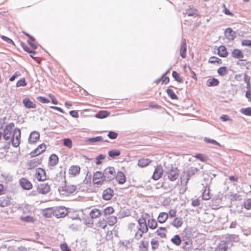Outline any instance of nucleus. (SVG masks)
<instances>
[{
	"instance_id": "13d9d810",
	"label": "nucleus",
	"mask_w": 251,
	"mask_h": 251,
	"mask_svg": "<svg viewBox=\"0 0 251 251\" xmlns=\"http://www.w3.org/2000/svg\"><path fill=\"white\" fill-rule=\"evenodd\" d=\"M60 249L62 251H71V249L66 243H62L60 245Z\"/></svg>"
},
{
	"instance_id": "2f4dec72",
	"label": "nucleus",
	"mask_w": 251,
	"mask_h": 251,
	"mask_svg": "<svg viewBox=\"0 0 251 251\" xmlns=\"http://www.w3.org/2000/svg\"><path fill=\"white\" fill-rule=\"evenodd\" d=\"M219 84V81L215 78L208 79L206 81V85L208 87L216 86Z\"/></svg>"
},
{
	"instance_id": "39448f33",
	"label": "nucleus",
	"mask_w": 251,
	"mask_h": 251,
	"mask_svg": "<svg viewBox=\"0 0 251 251\" xmlns=\"http://www.w3.org/2000/svg\"><path fill=\"white\" fill-rule=\"evenodd\" d=\"M76 190V186L74 184L66 183L62 187L60 192L62 195H69L75 192Z\"/></svg>"
},
{
	"instance_id": "aec40b11",
	"label": "nucleus",
	"mask_w": 251,
	"mask_h": 251,
	"mask_svg": "<svg viewBox=\"0 0 251 251\" xmlns=\"http://www.w3.org/2000/svg\"><path fill=\"white\" fill-rule=\"evenodd\" d=\"M116 180L119 184H123L126 181V178L124 173L118 172L116 176Z\"/></svg>"
},
{
	"instance_id": "f3484780",
	"label": "nucleus",
	"mask_w": 251,
	"mask_h": 251,
	"mask_svg": "<svg viewBox=\"0 0 251 251\" xmlns=\"http://www.w3.org/2000/svg\"><path fill=\"white\" fill-rule=\"evenodd\" d=\"M128 229L130 230V232L135 233L134 234V238L136 239L139 240L140 239H141L142 237L143 234H141V235H139V237H138V236H137L136 234H137V233H138V227L137 226V225H136L135 224L130 223V224H129Z\"/></svg>"
},
{
	"instance_id": "2eb2a0df",
	"label": "nucleus",
	"mask_w": 251,
	"mask_h": 251,
	"mask_svg": "<svg viewBox=\"0 0 251 251\" xmlns=\"http://www.w3.org/2000/svg\"><path fill=\"white\" fill-rule=\"evenodd\" d=\"M163 173V169L162 166L160 165H157L155 168L152 178L155 180H158L161 177Z\"/></svg>"
},
{
	"instance_id": "0eeeda50",
	"label": "nucleus",
	"mask_w": 251,
	"mask_h": 251,
	"mask_svg": "<svg viewBox=\"0 0 251 251\" xmlns=\"http://www.w3.org/2000/svg\"><path fill=\"white\" fill-rule=\"evenodd\" d=\"M105 180L103 174L100 171L96 172L93 177V182L95 185H101Z\"/></svg>"
},
{
	"instance_id": "bb28decb",
	"label": "nucleus",
	"mask_w": 251,
	"mask_h": 251,
	"mask_svg": "<svg viewBox=\"0 0 251 251\" xmlns=\"http://www.w3.org/2000/svg\"><path fill=\"white\" fill-rule=\"evenodd\" d=\"M168 214L166 212H160L158 216V222L160 224L164 223L168 219Z\"/></svg>"
},
{
	"instance_id": "473e14b6",
	"label": "nucleus",
	"mask_w": 251,
	"mask_h": 251,
	"mask_svg": "<svg viewBox=\"0 0 251 251\" xmlns=\"http://www.w3.org/2000/svg\"><path fill=\"white\" fill-rule=\"evenodd\" d=\"M147 226H148V228L151 229H155L157 226V223L155 219L153 218L149 219L148 220V224Z\"/></svg>"
},
{
	"instance_id": "680f3d73",
	"label": "nucleus",
	"mask_w": 251,
	"mask_h": 251,
	"mask_svg": "<svg viewBox=\"0 0 251 251\" xmlns=\"http://www.w3.org/2000/svg\"><path fill=\"white\" fill-rule=\"evenodd\" d=\"M151 247L153 250H155L159 246V242L157 240H152L151 241Z\"/></svg>"
},
{
	"instance_id": "ddd939ff",
	"label": "nucleus",
	"mask_w": 251,
	"mask_h": 251,
	"mask_svg": "<svg viewBox=\"0 0 251 251\" xmlns=\"http://www.w3.org/2000/svg\"><path fill=\"white\" fill-rule=\"evenodd\" d=\"M11 198L7 195H3L0 197V207H5L8 206L12 203Z\"/></svg>"
},
{
	"instance_id": "e2e57ef3",
	"label": "nucleus",
	"mask_w": 251,
	"mask_h": 251,
	"mask_svg": "<svg viewBox=\"0 0 251 251\" xmlns=\"http://www.w3.org/2000/svg\"><path fill=\"white\" fill-rule=\"evenodd\" d=\"M242 46L251 47V40H244L241 42Z\"/></svg>"
},
{
	"instance_id": "052dcab7",
	"label": "nucleus",
	"mask_w": 251,
	"mask_h": 251,
	"mask_svg": "<svg viewBox=\"0 0 251 251\" xmlns=\"http://www.w3.org/2000/svg\"><path fill=\"white\" fill-rule=\"evenodd\" d=\"M1 38L4 41L6 42L8 44H12L13 45H15L14 42L10 38L2 35L1 36Z\"/></svg>"
},
{
	"instance_id": "7ed1b4c3",
	"label": "nucleus",
	"mask_w": 251,
	"mask_h": 251,
	"mask_svg": "<svg viewBox=\"0 0 251 251\" xmlns=\"http://www.w3.org/2000/svg\"><path fill=\"white\" fill-rule=\"evenodd\" d=\"M231 56L236 59H238L239 61H237V64L240 66H245L247 64L246 62L245 64V62H246V60L243 59L244 57V54L242 50L238 49H235L232 50L231 53Z\"/></svg>"
},
{
	"instance_id": "603ef678",
	"label": "nucleus",
	"mask_w": 251,
	"mask_h": 251,
	"mask_svg": "<svg viewBox=\"0 0 251 251\" xmlns=\"http://www.w3.org/2000/svg\"><path fill=\"white\" fill-rule=\"evenodd\" d=\"M177 210L176 209H171L169 210L168 214V217L170 218H175L176 215Z\"/></svg>"
},
{
	"instance_id": "7c9ffc66",
	"label": "nucleus",
	"mask_w": 251,
	"mask_h": 251,
	"mask_svg": "<svg viewBox=\"0 0 251 251\" xmlns=\"http://www.w3.org/2000/svg\"><path fill=\"white\" fill-rule=\"evenodd\" d=\"M186 51H187L186 43L185 40L184 39L182 44L181 45L180 49V54L183 58H184L186 57Z\"/></svg>"
},
{
	"instance_id": "4d7b16f0",
	"label": "nucleus",
	"mask_w": 251,
	"mask_h": 251,
	"mask_svg": "<svg viewBox=\"0 0 251 251\" xmlns=\"http://www.w3.org/2000/svg\"><path fill=\"white\" fill-rule=\"evenodd\" d=\"M244 206L246 209H251V199L247 200L244 203Z\"/></svg>"
},
{
	"instance_id": "37998d69",
	"label": "nucleus",
	"mask_w": 251,
	"mask_h": 251,
	"mask_svg": "<svg viewBox=\"0 0 251 251\" xmlns=\"http://www.w3.org/2000/svg\"><path fill=\"white\" fill-rule=\"evenodd\" d=\"M108 155L112 158L118 156L121 154V151L119 150H112L108 151Z\"/></svg>"
},
{
	"instance_id": "1a4fd4ad",
	"label": "nucleus",
	"mask_w": 251,
	"mask_h": 251,
	"mask_svg": "<svg viewBox=\"0 0 251 251\" xmlns=\"http://www.w3.org/2000/svg\"><path fill=\"white\" fill-rule=\"evenodd\" d=\"M105 178H107L108 180H111L114 178L115 176V169L112 167H108L106 168L103 173Z\"/></svg>"
},
{
	"instance_id": "c85d7f7f",
	"label": "nucleus",
	"mask_w": 251,
	"mask_h": 251,
	"mask_svg": "<svg viewBox=\"0 0 251 251\" xmlns=\"http://www.w3.org/2000/svg\"><path fill=\"white\" fill-rule=\"evenodd\" d=\"M23 104L27 108H34L36 107V104L33 102L28 98H25L23 100Z\"/></svg>"
},
{
	"instance_id": "20e7f679",
	"label": "nucleus",
	"mask_w": 251,
	"mask_h": 251,
	"mask_svg": "<svg viewBox=\"0 0 251 251\" xmlns=\"http://www.w3.org/2000/svg\"><path fill=\"white\" fill-rule=\"evenodd\" d=\"M138 233L136 234V235L139 237V235L147 233L148 231L149 228L146 220L144 218H139L138 220Z\"/></svg>"
},
{
	"instance_id": "ea45409f",
	"label": "nucleus",
	"mask_w": 251,
	"mask_h": 251,
	"mask_svg": "<svg viewBox=\"0 0 251 251\" xmlns=\"http://www.w3.org/2000/svg\"><path fill=\"white\" fill-rule=\"evenodd\" d=\"M115 212V209L112 206L106 207L103 210L104 216L107 217L113 214Z\"/></svg>"
},
{
	"instance_id": "bf43d9fd",
	"label": "nucleus",
	"mask_w": 251,
	"mask_h": 251,
	"mask_svg": "<svg viewBox=\"0 0 251 251\" xmlns=\"http://www.w3.org/2000/svg\"><path fill=\"white\" fill-rule=\"evenodd\" d=\"M223 12L226 15H229V16H233L234 14L230 12V11L229 10V9H228L226 6V5L225 4H224L223 5Z\"/></svg>"
},
{
	"instance_id": "393cba45",
	"label": "nucleus",
	"mask_w": 251,
	"mask_h": 251,
	"mask_svg": "<svg viewBox=\"0 0 251 251\" xmlns=\"http://www.w3.org/2000/svg\"><path fill=\"white\" fill-rule=\"evenodd\" d=\"M113 195V191L110 188H108L103 192L102 198L105 200H110Z\"/></svg>"
},
{
	"instance_id": "338daca9",
	"label": "nucleus",
	"mask_w": 251,
	"mask_h": 251,
	"mask_svg": "<svg viewBox=\"0 0 251 251\" xmlns=\"http://www.w3.org/2000/svg\"><path fill=\"white\" fill-rule=\"evenodd\" d=\"M108 136L109 138L111 139H115L117 137V133L113 131H110L109 132Z\"/></svg>"
},
{
	"instance_id": "4468645a",
	"label": "nucleus",
	"mask_w": 251,
	"mask_h": 251,
	"mask_svg": "<svg viewBox=\"0 0 251 251\" xmlns=\"http://www.w3.org/2000/svg\"><path fill=\"white\" fill-rule=\"evenodd\" d=\"M67 212V209L63 206L56 207L53 211V214L57 218H62L65 216Z\"/></svg>"
},
{
	"instance_id": "dca6fc26",
	"label": "nucleus",
	"mask_w": 251,
	"mask_h": 251,
	"mask_svg": "<svg viewBox=\"0 0 251 251\" xmlns=\"http://www.w3.org/2000/svg\"><path fill=\"white\" fill-rule=\"evenodd\" d=\"M80 167L77 165L71 166L68 170V173L70 176L75 177L80 173Z\"/></svg>"
},
{
	"instance_id": "5fc2aeb1",
	"label": "nucleus",
	"mask_w": 251,
	"mask_h": 251,
	"mask_svg": "<svg viewBox=\"0 0 251 251\" xmlns=\"http://www.w3.org/2000/svg\"><path fill=\"white\" fill-rule=\"evenodd\" d=\"M27 84L26 82H25V78H22L20 80H18L17 82L16 86L17 87H20V86H25Z\"/></svg>"
},
{
	"instance_id": "774afa93",
	"label": "nucleus",
	"mask_w": 251,
	"mask_h": 251,
	"mask_svg": "<svg viewBox=\"0 0 251 251\" xmlns=\"http://www.w3.org/2000/svg\"><path fill=\"white\" fill-rule=\"evenodd\" d=\"M70 114L74 118H78L79 117V114L76 110H71L70 111Z\"/></svg>"
},
{
	"instance_id": "72a5a7b5",
	"label": "nucleus",
	"mask_w": 251,
	"mask_h": 251,
	"mask_svg": "<svg viewBox=\"0 0 251 251\" xmlns=\"http://www.w3.org/2000/svg\"><path fill=\"white\" fill-rule=\"evenodd\" d=\"M107 223L109 226H113L117 222V218L115 216H109L106 219Z\"/></svg>"
},
{
	"instance_id": "a19ab883",
	"label": "nucleus",
	"mask_w": 251,
	"mask_h": 251,
	"mask_svg": "<svg viewBox=\"0 0 251 251\" xmlns=\"http://www.w3.org/2000/svg\"><path fill=\"white\" fill-rule=\"evenodd\" d=\"M217 73L220 76H225L227 74L228 69L226 67L222 66L218 69Z\"/></svg>"
},
{
	"instance_id": "cd10ccee",
	"label": "nucleus",
	"mask_w": 251,
	"mask_h": 251,
	"mask_svg": "<svg viewBox=\"0 0 251 251\" xmlns=\"http://www.w3.org/2000/svg\"><path fill=\"white\" fill-rule=\"evenodd\" d=\"M25 34L29 38V40L27 41L28 44L31 47V48L35 50L37 48V44L36 43L35 39L28 34L25 33Z\"/></svg>"
},
{
	"instance_id": "3c124183",
	"label": "nucleus",
	"mask_w": 251,
	"mask_h": 251,
	"mask_svg": "<svg viewBox=\"0 0 251 251\" xmlns=\"http://www.w3.org/2000/svg\"><path fill=\"white\" fill-rule=\"evenodd\" d=\"M247 88L249 90L246 93V97L249 99L250 101H251V87L249 80H248V81L247 82Z\"/></svg>"
},
{
	"instance_id": "9b49d317",
	"label": "nucleus",
	"mask_w": 251,
	"mask_h": 251,
	"mask_svg": "<svg viewBox=\"0 0 251 251\" xmlns=\"http://www.w3.org/2000/svg\"><path fill=\"white\" fill-rule=\"evenodd\" d=\"M19 183L21 187L25 190H30L32 188V183L26 178L22 177L19 180Z\"/></svg>"
},
{
	"instance_id": "6e6552de",
	"label": "nucleus",
	"mask_w": 251,
	"mask_h": 251,
	"mask_svg": "<svg viewBox=\"0 0 251 251\" xmlns=\"http://www.w3.org/2000/svg\"><path fill=\"white\" fill-rule=\"evenodd\" d=\"M47 149V146L44 143L39 145L37 148L30 153L31 157H33L38 156L44 152Z\"/></svg>"
},
{
	"instance_id": "49530a36",
	"label": "nucleus",
	"mask_w": 251,
	"mask_h": 251,
	"mask_svg": "<svg viewBox=\"0 0 251 251\" xmlns=\"http://www.w3.org/2000/svg\"><path fill=\"white\" fill-rule=\"evenodd\" d=\"M21 46L22 47L23 49L26 52L32 54H35V51L33 50H32V48H31L30 46V47H29L27 45L25 44L24 43H21Z\"/></svg>"
},
{
	"instance_id": "e433bc0d",
	"label": "nucleus",
	"mask_w": 251,
	"mask_h": 251,
	"mask_svg": "<svg viewBox=\"0 0 251 251\" xmlns=\"http://www.w3.org/2000/svg\"><path fill=\"white\" fill-rule=\"evenodd\" d=\"M110 115V112L106 110H101L99 111L96 115V117L100 119L105 118Z\"/></svg>"
},
{
	"instance_id": "6e6d98bb",
	"label": "nucleus",
	"mask_w": 251,
	"mask_h": 251,
	"mask_svg": "<svg viewBox=\"0 0 251 251\" xmlns=\"http://www.w3.org/2000/svg\"><path fill=\"white\" fill-rule=\"evenodd\" d=\"M202 199L204 200H208L210 199L209 189L207 191L206 190V189L204 190L202 194Z\"/></svg>"
},
{
	"instance_id": "de8ad7c7",
	"label": "nucleus",
	"mask_w": 251,
	"mask_h": 251,
	"mask_svg": "<svg viewBox=\"0 0 251 251\" xmlns=\"http://www.w3.org/2000/svg\"><path fill=\"white\" fill-rule=\"evenodd\" d=\"M226 250L227 247L225 243L219 244L215 249V251H226Z\"/></svg>"
},
{
	"instance_id": "09e8293b",
	"label": "nucleus",
	"mask_w": 251,
	"mask_h": 251,
	"mask_svg": "<svg viewBox=\"0 0 251 251\" xmlns=\"http://www.w3.org/2000/svg\"><path fill=\"white\" fill-rule=\"evenodd\" d=\"M195 157L200 160L202 162H206L208 160V157L206 155L202 154H197Z\"/></svg>"
},
{
	"instance_id": "69168bd1",
	"label": "nucleus",
	"mask_w": 251,
	"mask_h": 251,
	"mask_svg": "<svg viewBox=\"0 0 251 251\" xmlns=\"http://www.w3.org/2000/svg\"><path fill=\"white\" fill-rule=\"evenodd\" d=\"M49 97L51 99V102L54 104H57L58 103V101L55 97L51 94H49Z\"/></svg>"
},
{
	"instance_id": "4be33fe9",
	"label": "nucleus",
	"mask_w": 251,
	"mask_h": 251,
	"mask_svg": "<svg viewBox=\"0 0 251 251\" xmlns=\"http://www.w3.org/2000/svg\"><path fill=\"white\" fill-rule=\"evenodd\" d=\"M183 224V221L182 218L176 217L172 222L171 225L176 228H178L182 226Z\"/></svg>"
},
{
	"instance_id": "f03ea898",
	"label": "nucleus",
	"mask_w": 251,
	"mask_h": 251,
	"mask_svg": "<svg viewBox=\"0 0 251 251\" xmlns=\"http://www.w3.org/2000/svg\"><path fill=\"white\" fill-rule=\"evenodd\" d=\"M199 170L197 168H192L188 172H184L180 177V183L181 185L184 186L182 193L186 191L187 188L186 185L190 178L191 175H194L195 172H197Z\"/></svg>"
},
{
	"instance_id": "58836bf2",
	"label": "nucleus",
	"mask_w": 251,
	"mask_h": 251,
	"mask_svg": "<svg viewBox=\"0 0 251 251\" xmlns=\"http://www.w3.org/2000/svg\"><path fill=\"white\" fill-rule=\"evenodd\" d=\"M208 63L211 64L217 63L218 65H221L222 64V61L219 58L213 56L209 58Z\"/></svg>"
},
{
	"instance_id": "4c0bfd02",
	"label": "nucleus",
	"mask_w": 251,
	"mask_h": 251,
	"mask_svg": "<svg viewBox=\"0 0 251 251\" xmlns=\"http://www.w3.org/2000/svg\"><path fill=\"white\" fill-rule=\"evenodd\" d=\"M40 138V134L39 132L36 131L32 132L29 138V141H37Z\"/></svg>"
},
{
	"instance_id": "c756f323",
	"label": "nucleus",
	"mask_w": 251,
	"mask_h": 251,
	"mask_svg": "<svg viewBox=\"0 0 251 251\" xmlns=\"http://www.w3.org/2000/svg\"><path fill=\"white\" fill-rule=\"evenodd\" d=\"M58 163V157L55 154H52L49 158V164L51 166L56 165Z\"/></svg>"
},
{
	"instance_id": "f8f14e48",
	"label": "nucleus",
	"mask_w": 251,
	"mask_h": 251,
	"mask_svg": "<svg viewBox=\"0 0 251 251\" xmlns=\"http://www.w3.org/2000/svg\"><path fill=\"white\" fill-rule=\"evenodd\" d=\"M35 177L38 181H44L47 179L46 173L42 168H38L36 169L35 175Z\"/></svg>"
},
{
	"instance_id": "f257e3e1",
	"label": "nucleus",
	"mask_w": 251,
	"mask_h": 251,
	"mask_svg": "<svg viewBox=\"0 0 251 251\" xmlns=\"http://www.w3.org/2000/svg\"><path fill=\"white\" fill-rule=\"evenodd\" d=\"M3 138L8 141H19L21 138V130L16 128L14 130L6 127L4 129Z\"/></svg>"
},
{
	"instance_id": "79ce46f5",
	"label": "nucleus",
	"mask_w": 251,
	"mask_h": 251,
	"mask_svg": "<svg viewBox=\"0 0 251 251\" xmlns=\"http://www.w3.org/2000/svg\"><path fill=\"white\" fill-rule=\"evenodd\" d=\"M171 242L176 246H179L181 244V240L178 235H176L171 239Z\"/></svg>"
},
{
	"instance_id": "c03bdc74",
	"label": "nucleus",
	"mask_w": 251,
	"mask_h": 251,
	"mask_svg": "<svg viewBox=\"0 0 251 251\" xmlns=\"http://www.w3.org/2000/svg\"><path fill=\"white\" fill-rule=\"evenodd\" d=\"M172 76L177 82L179 83L182 82L183 79L177 72L173 71L172 72Z\"/></svg>"
},
{
	"instance_id": "a18cd8bd",
	"label": "nucleus",
	"mask_w": 251,
	"mask_h": 251,
	"mask_svg": "<svg viewBox=\"0 0 251 251\" xmlns=\"http://www.w3.org/2000/svg\"><path fill=\"white\" fill-rule=\"evenodd\" d=\"M166 92L168 95L170 97V98L172 100H177L178 97L175 93L174 91L171 89H167L166 90Z\"/></svg>"
},
{
	"instance_id": "a878e982",
	"label": "nucleus",
	"mask_w": 251,
	"mask_h": 251,
	"mask_svg": "<svg viewBox=\"0 0 251 251\" xmlns=\"http://www.w3.org/2000/svg\"><path fill=\"white\" fill-rule=\"evenodd\" d=\"M21 221L26 223H34L36 221V219L34 216L31 215L26 216H21L20 218Z\"/></svg>"
},
{
	"instance_id": "423d86ee",
	"label": "nucleus",
	"mask_w": 251,
	"mask_h": 251,
	"mask_svg": "<svg viewBox=\"0 0 251 251\" xmlns=\"http://www.w3.org/2000/svg\"><path fill=\"white\" fill-rule=\"evenodd\" d=\"M167 178L171 181H175L179 176V171L177 168H172L166 173Z\"/></svg>"
},
{
	"instance_id": "412c9836",
	"label": "nucleus",
	"mask_w": 251,
	"mask_h": 251,
	"mask_svg": "<svg viewBox=\"0 0 251 251\" xmlns=\"http://www.w3.org/2000/svg\"><path fill=\"white\" fill-rule=\"evenodd\" d=\"M225 34L227 39L229 40H233L235 37V32L231 28H227L225 31Z\"/></svg>"
},
{
	"instance_id": "b1692460",
	"label": "nucleus",
	"mask_w": 251,
	"mask_h": 251,
	"mask_svg": "<svg viewBox=\"0 0 251 251\" xmlns=\"http://www.w3.org/2000/svg\"><path fill=\"white\" fill-rule=\"evenodd\" d=\"M151 160L149 158H142L138 160V165L141 168H144L149 165Z\"/></svg>"
},
{
	"instance_id": "5701e85b",
	"label": "nucleus",
	"mask_w": 251,
	"mask_h": 251,
	"mask_svg": "<svg viewBox=\"0 0 251 251\" xmlns=\"http://www.w3.org/2000/svg\"><path fill=\"white\" fill-rule=\"evenodd\" d=\"M218 54L222 57H226L228 53L225 46L221 45L218 49Z\"/></svg>"
},
{
	"instance_id": "c9c22d12",
	"label": "nucleus",
	"mask_w": 251,
	"mask_h": 251,
	"mask_svg": "<svg viewBox=\"0 0 251 251\" xmlns=\"http://www.w3.org/2000/svg\"><path fill=\"white\" fill-rule=\"evenodd\" d=\"M107 221L106 220L102 218L100 219L97 223V226L99 228L105 229L107 226Z\"/></svg>"
},
{
	"instance_id": "6ab92c4d",
	"label": "nucleus",
	"mask_w": 251,
	"mask_h": 251,
	"mask_svg": "<svg viewBox=\"0 0 251 251\" xmlns=\"http://www.w3.org/2000/svg\"><path fill=\"white\" fill-rule=\"evenodd\" d=\"M41 163V160L38 158L33 159L28 163L27 166L28 169H32L38 166Z\"/></svg>"
},
{
	"instance_id": "8fccbe9b",
	"label": "nucleus",
	"mask_w": 251,
	"mask_h": 251,
	"mask_svg": "<svg viewBox=\"0 0 251 251\" xmlns=\"http://www.w3.org/2000/svg\"><path fill=\"white\" fill-rule=\"evenodd\" d=\"M240 112L246 116H251V107L242 108Z\"/></svg>"
},
{
	"instance_id": "a211bd4d",
	"label": "nucleus",
	"mask_w": 251,
	"mask_h": 251,
	"mask_svg": "<svg viewBox=\"0 0 251 251\" xmlns=\"http://www.w3.org/2000/svg\"><path fill=\"white\" fill-rule=\"evenodd\" d=\"M101 215V211L97 208L92 209L89 214V215L92 219H98L100 218Z\"/></svg>"
},
{
	"instance_id": "864d4df0",
	"label": "nucleus",
	"mask_w": 251,
	"mask_h": 251,
	"mask_svg": "<svg viewBox=\"0 0 251 251\" xmlns=\"http://www.w3.org/2000/svg\"><path fill=\"white\" fill-rule=\"evenodd\" d=\"M148 246L149 243L148 242L142 241L141 242L140 248L141 250H143V251H147L148 248Z\"/></svg>"
},
{
	"instance_id": "9d476101",
	"label": "nucleus",
	"mask_w": 251,
	"mask_h": 251,
	"mask_svg": "<svg viewBox=\"0 0 251 251\" xmlns=\"http://www.w3.org/2000/svg\"><path fill=\"white\" fill-rule=\"evenodd\" d=\"M37 192L42 195H46L50 191V187L48 183H42L37 187Z\"/></svg>"
},
{
	"instance_id": "0e129e2a",
	"label": "nucleus",
	"mask_w": 251,
	"mask_h": 251,
	"mask_svg": "<svg viewBox=\"0 0 251 251\" xmlns=\"http://www.w3.org/2000/svg\"><path fill=\"white\" fill-rule=\"evenodd\" d=\"M37 99L43 103H49L50 102L48 99L43 97H38Z\"/></svg>"
},
{
	"instance_id": "f704fd0d",
	"label": "nucleus",
	"mask_w": 251,
	"mask_h": 251,
	"mask_svg": "<svg viewBox=\"0 0 251 251\" xmlns=\"http://www.w3.org/2000/svg\"><path fill=\"white\" fill-rule=\"evenodd\" d=\"M167 230L165 227H159L156 231V234L161 238L166 237V233Z\"/></svg>"
}]
</instances>
